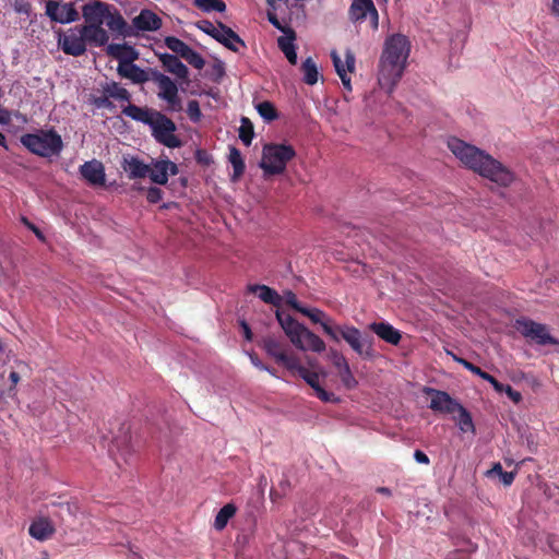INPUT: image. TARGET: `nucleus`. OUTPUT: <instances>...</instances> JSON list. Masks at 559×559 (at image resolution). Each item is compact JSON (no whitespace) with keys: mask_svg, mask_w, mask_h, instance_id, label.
I'll return each instance as SVG.
<instances>
[{"mask_svg":"<svg viewBox=\"0 0 559 559\" xmlns=\"http://www.w3.org/2000/svg\"><path fill=\"white\" fill-rule=\"evenodd\" d=\"M448 147L466 168L481 177L501 187L513 182V173L485 151L457 138L449 139Z\"/></svg>","mask_w":559,"mask_h":559,"instance_id":"nucleus-1","label":"nucleus"},{"mask_svg":"<svg viewBox=\"0 0 559 559\" xmlns=\"http://www.w3.org/2000/svg\"><path fill=\"white\" fill-rule=\"evenodd\" d=\"M411 51L406 36L394 34L388 37L379 60L378 81L382 88L392 92L403 76Z\"/></svg>","mask_w":559,"mask_h":559,"instance_id":"nucleus-2","label":"nucleus"},{"mask_svg":"<svg viewBox=\"0 0 559 559\" xmlns=\"http://www.w3.org/2000/svg\"><path fill=\"white\" fill-rule=\"evenodd\" d=\"M85 25L106 26L117 35L130 36L131 29L121 13L112 5L100 0H90L82 7Z\"/></svg>","mask_w":559,"mask_h":559,"instance_id":"nucleus-3","label":"nucleus"},{"mask_svg":"<svg viewBox=\"0 0 559 559\" xmlns=\"http://www.w3.org/2000/svg\"><path fill=\"white\" fill-rule=\"evenodd\" d=\"M275 317L290 343L296 348L304 352L311 350L314 353H322L325 350L326 346L323 340L296 321L292 316L276 310Z\"/></svg>","mask_w":559,"mask_h":559,"instance_id":"nucleus-4","label":"nucleus"},{"mask_svg":"<svg viewBox=\"0 0 559 559\" xmlns=\"http://www.w3.org/2000/svg\"><path fill=\"white\" fill-rule=\"evenodd\" d=\"M20 141L32 154L49 158L58 156L63 150L61 135L53 129H38L21 135Z\"/></svg>","mask_w":559,"mask_h":559,"instance_id":"nucleus-5","label":"nucleus"},{"mask_svg":"<svg viewBox=\"0 0 559 559\" xmlns=\"http://www.w3.org/2000/svg\"><path fill=\"white\" fill-rule=\"evenodd\" d=\"M296 156V151L288 144H265L262 150L260 167L264 175H280L285 171L286 165Z\"/></svg>","mask_w":559,"mask_h":559,"instance_id":"nucleus-6","label":"nucleus"},{"mask_svg":"<svg viewBox=\"0 0 559 559\" xmlns=\"http://www.w3.org/2000/svg\"><path fill=\"white\" fill-rule=\"evenodd\" d=\"M338 338H343L350 348L364 359H371L374 356L372 338L365 337L360 330L349 324L334 326Z\"/></svg>","mask_w":559,"mask_h":559,"instance_id":"nucleus-7","label":"nucleus"},{"mask_svg":"<svg viewBox=\"0 0 559 559\" xmlns=\"http://www.w3.org/2000/svg\"><path fill=\"white\" fill-rule=\"evenodd\" d=\"M150 78V81L154 82L158 87V98L167 103L168 109L170 111L182 110V102L176 82L157 70H151Z\"/></svg>","mask_w":559,"mask_h":559,"instance_id":"nucleus-8","label":"nucleus"},{"mask_svg":"<svg viewBox=\"0 0 559 559\" xmlns=\"http://www.w3.org/2000/svg\"><path fill=\"white\" fill-rule=\"evenodd\" d=\"M153 138L160 144L169 147L177 148L181 146L180 139L175 134L177 129L175 122L160 111L155 115L154 120L150 126Z\"/></svg>","mask_w":559,"mask_h":559,"instance_id":"nucleus-9","label":"nucleus"},{"mask_svg":"<svg viewBox=\"0 0 559 559\" xmlns=\"http://www.w3.org/2000/svg\"><path fill=\"white\" fill-rule=\"evenodd\" d=\"M348 19L356 26L369 23L372 31L379 27V13L372 0H353L348 9Z\"/></svg>","mask_w":559,"mask_h":559,"instance_id":"nucleus-10","label":"nucleus"},{"mask_svg":"<svg viewBox=\"0 0 559 559\" xmlns=\"http://www.w3.org/2000/svg\"><path fill=\"white\" fill-rule=\"evenodd\" d=\"M514 328L525 338L538 345L557 344V341L549 334L545 324L535 322L527 318H520L515 320Z\"/></svg>","mask_w":559,"mask_h":559,"instance_id":"nucleus-11","label":"nucleus"},{"mask_svg":"<svg viewBox=\"0 0 559 559\" xmlns=\"http://www.w3.org/2000/svg\"><path fill=\"white\" fill-rule=\"evenodd\" d=\"M108 451L118 466L121 464L120 460L124 463L129 462V459L133 454V447L131 444L130 426L128 424H121L118 433L111 439Z\"/></svg>","mask_w":559,"mask_h":559,"instance_id":"nucleus-12","label":"nucleus"},{"mask_svg":"<svg viewBox=\"0 0 559 559\" xmlns=\"http://www.w3.org/2000/svg\"><path fill=\"white\" fill-rule=\"evenodd\" d=\"M58 45L66 55L79 57L86 51V39L83 26L71 27L67 33L58 34Z\"/></svg>","mask_w":559,"mask_h":559,"instance_id":"nucleus-13","label":"nucleus"},{"mask_svg":"<svg viewBox=\"0 0 559 559\" xmlns=\"http://www.w3.org/2000/svg\"><path fill=\"white\" fill-rule=\"evenodd\" d=\"M45 14L51 22L60 24L73 23L80 17L72 2H63L61 0H46Z\"/></svg>","mask_w":559,"mask_h":559,"instance_id":"nucleus-14","label":"nucleus"},{"mask_svg":"<svg viewBox=\"0 0 559 559\" xmlns=\"http://www.w3.org/2000/svg\"><path fill=\"white\" fill-rule=\"evenodd\" d=\"M261 347L276 362L282 364L285 368H294L297 366V357L288 355L285 345L274 336L267 335L262 338Z\"/></svg>","mask_w":559,"mask_h":559,"instance_id":"nucleus-15","label":"nucleus"},{"mask_svg":"<svg viewBox=\"0 0 559 559\" xmlns=\"http://www.w3.org/2000/svg\"><path fill=\"white\" fill-rule=\"evenodd\" d=\"M290 371H296L299 377H301L307 384H309L316 392V395L319 400L324 403H338L340 397L336 396L333 392H328L320 384V376L318 372L309 371L306 367L301 366L299 360L297 359V366L294 368H289Z\"/></svg>","mask_w":559,"mask_h":559,"instance_id":"nucleus-16","label":"nucleus"},{"mask_svg":"<svg viewBox=\"0 0 559 559\" xmlns=\"http://www.w3.org/2000/svg\"><path fill=\"white\" fill-rule=\"evenodd\" d=\"M424 392L431 396L429 408L436 413L455 414L461 405L449 393L433 388H425Z\"/></svg>","mask_w":559,"mask_h":559,"instance_id":"nucleus-17","label":"nucleus"},{"mask_svg":"<svg viewBox=\"0 0 559 559\" xmlns=\"http://www.w3.org/2000/svg\"><path fill=\"white\" fill-rule=\"evenodd\" d=\"M82 178L93 187L104 186L106 181L105 167L97 159L87 160L79 168Z\"/></svg>","mask_w":559,"mask_h":559,"instance_id":"nucleus-18","label":"nucleus"},{"mask_svg":"<svg viewBox=\"0 0 559 559\" xmlns=\"http://www.w3.org/2000/svg\"><path fill=\"white\" fill-rule=\"evenodd\" d=\"M301 314L308 317L313 323H320L323 332L334 342H340V338L336 334V330L331 324L332 320L328 318L324 311L318 308H307L302 307L299 311Z\"/></svg>","mask_w":559,"mask_h":559,"instance_id":"nucleus-19","label":"nucleus"},{"mask_svg":"<svg viewBox=\"0 0 559 559\" xmlns=\"http://www.w3.org/2000/svg\"><path fill=\"white\" fill-rule=\"evenodd\" d=\"M151 70L148 71L141 69L139 66L134 64L133 61H126L123 63H119L117 71L122 78H127L131 80L133 83L142 84L150 81Z\"/></svg>","mask_w":559,"mask_h":559,"instance_id":"nucleus-20","label":"nucleus"},{"mask_svg":"<svg viewBox=\"0 0 559 559\" xmlns=\"http://www.w3.org/2000/svg\"><path fill=\"white\" fill-rule=\"evenodd\" d=\"M132 25L142 32H154L160 28V17L151 10L144 9L132 20Z\"/></svg>","mask_w":559,"mask_h":559,"instance_id":"nucleus-21","label":"nucleus"},{"mask_svg":"<svg viewBox=\"0 0 559 559\" xmlns=\"http://www.w3.org/2000/svg\"><path fill=\"white\" fill-rule=\"evenodd\" d=\"M159 61L162 62L166 71L176 75L177 79L188 81L189 69L183 62L180 61V59L176 55L162 53L159 55Z\"/></svg>","mask_w":559,"mask_h":559,"instance_id":"nucleus-22","label":"nucleus"},{"mask_svg":"<svg viewBox=\"0 0 559 559\" xmlns=\"http://www.w3.org/2000/svg\"><path fill=\"white\" fill-rule=\"evenodd\" d=\"M215 40L223 44L234 52L239 51V47H246L245 41L230 27L219 22L218 35Z\"/></svg>","mask_w":559,"mask_h":559,"instance_id":"nucleus-23","label":"nucleus"},{"mask_svg":"<svg viewBox=\"0 0 559 559\" xmlns=\"http://www.w3.org/2000/svg\"><path fill=\"white\" fill-rule=\"evenodd\" d=\"M369 329L392 345H397L402 338L400 331L388 322H372L369 324Z\"/></svg>","mask_w":559,"mask_h":559,"instance_id":"nucleus-24","label":"nucleus"},{"mask_svg":"<svg viewBox=\"0 0 559 559\" xmlns=\"http://www.w3.org/2000/svg\"><path fill=\"white\" fill-rule=\"evenodd\" d=\"M122 168L130 179L145 178L150 173V165L143 163L135 156L124 157Z\"/></svg>","mask_w":559,"mask_h":559,"instance_id":"nucleus-25","label":"nucleus"},{"mask_svg":"<svg viewBox=\"0 0 559 559\" xmlns=\"http://www.w3.org/2000/svg\"><path fill=\"white\" fill-rule=\"evenodd\" d=\"M159 111H157V110L139 107L133 104H129L128 106H126L122 109L123 115L131 118L132 120L142 122L148 127L151 126L152 121L154 120L155 115Z\"/></svg>","mask_w":559,"mask_h":559,"instance_id":"nucleus-26","label":"nucleus"},{"mask_svg":"<svg viewBox=\"0 0 559 559\" xmlns=\"http://www.w3.org/2000/svg\"><path fill=\"white\" fill-rule=\"evenodd\" d=\"M296 34L290 27H287V34L285 36H281L277 38L278 48L285 55L289 63L294 66L297 63V52L296 46L294 44Z\"/></svg>","mask_w":559,"mask_h":559,"instance_id":"nucleus-27","label":"nucleus"},{"mask_svg":"<svg viewBox=\"0 0 559 559\" xmlns=\"http://www.w3.org/2000/svg\"><path fill=\"white\" fill-rule=\"evenodd\" d=\"M250 293L257 294L258 297L265 304L274 307H280L282 304V296L273 288L266 285L253 284L248 286Z\"/></svg>","mask_w":559,"mask_h":559,"instance_id":"nucleus-28","label":"nucleus"},{"mask_svg":"<svg viewBox=\"0 0 559 559\" xmlns=\"http://www.w3.org/2000/svg\"><path fill=\"white\" fill-rule=\"evenodd\" d=\"M107 53L119 60V63L133 61L138 58V52L127 44H110L107 46Z\"/></svg>","mask_w":559,"mask_h":559,"instance_id":"nucleus-29","label":"nucleus"},{"mask_svg":"<svg viewBox=\"0 0 559 559\" xmlns=\"http://www.w3.org/2000/svg\"><path fill=\"white\" fill-rule=\"evenodd\" d=\"M86 43L96 47H103L108 44L109 35L103 26L83 25Z\"/></svg>","mask_w":559,"mask_h":559,"instance_id":"nucleus-30","label":"nucleus"},{"mask_svg":"<svg viewBox=\"0 0 559 559\" xmlns=\"http://www.w3.org/2000/svg\"><path fill=\"white\" fill-rule=\"evenodd\" d=\"M331 58L333 61V66L335 68V71L337 75H341L343 73L353 72L355 70V55L350 49H347L345 51V62L342 61L338 53L333 50L331 52Z\"/></svg>","mask_w":559,"mask_h":559,"instance_id":"nucleus-31","label":"nucleus"},{"mask_svg":"<svg viewBox=\"0 0 559 559\" xmlns=\"http://www.w3.org/2000/svg\"><path fill=\"white\" fill-rule=\"evenodd\" d=\"M28 533L37 540H46L52 535L53 527L48 520L38 519L29 525Z\"/></svg>","mask_w":559,"mask_h":559,"instance_id":"nucleus-32","label":"nucleus"},{"mask_svg":"<svg viewBox=\"0 0 559 559\" xmlns=\"http://www.w3.org/2000/svg\"><path fill=\"white\" fill-rule=\"evenodd\" d=\"M102 91L105 95H108V98H114L117 100L129 102L130 93L127 88L122 87L119 83L111 81L106 82L102 85Z\"/></svg>","mask_w":559,"mask_h":559,"instance_id":"nucleus-33","label":"nucleus"},{"mask_svg":"<svg viewBox=\"0 0 559 559\" xmlns=\"http://www.w3.org/2000/svg\"><path fill=\"white\" fill-rule=\"evenodd\" d=\"M153 167L150 166L148 177L150 179L157 185H166L168 181V176L166 173L165 160L157 159L153 162Z\"/></svg>","mask_w":559,"mask_h":559,"instance_id":"nucleus-34","label":"nucleus"},{"mask_svg":"<svg viewBox=\"0 0 559 559\" xmlns=\"http://www.w3.org/2000/svg\"><path fill=\"white\" fill-rule=\"evenodd\" d=\"M229 163L231 164L234 169L231 180L236 181L243 174L246 166L240 151L235 146H231L229 148Z\"/></svg>","mask_w":559,"mask_h":559,"instance_id":"nucleus-35","label":"nucleus"},{"mask_svg":"<svg viewBox=\"0 0 559 559\" xmlns=\"http://www.w3.org/2000/svg\"><path fill=\"white\" fill-rule=\"evenodd\" d=\"M236 510L237 509L233 503L225 504L215 516L214 527L217 531L225 528L228 521L235 515Z\"/></svg>","mask_w":559,"mask_h":559,"instance_id":"nucleus-36","label":"nucleus"},{"mask_svg":"<svg viewBox=\"0 0 559 559\" xmlns=\"http://www.w3.org/2000/svg\"><path fill=\"white\" fill-rule=\"evenodd\" d=\"M301 71L304 73V81L308 85H314L319 80V71L316 62L311 57H308L301 66Z\"/></svg>","mask_w":559,"mask_h":559,"instance_id":"nucleus-37","label":"nucleus"},{"mask_svg":"<svg viewBox=\"0 0 559 559\" xmlns=\"http://www.w3.org/2000/svg\"><path fill=\"white\" fill-rule=\"evenodd\" d=\"M456 413L459 414V416L453 417V419L456 421L459 429L462 432H467V431L474 432L475 427L473 424L472 416L467 412V409L463 405H461V408H457Z\"/></svg>","mask_w":559,"mask_h":559,"instance_id":"nucleus-38","label":"nucleus"},{"mask_svg":"<svg viewBox=\"0 0 559 559\" xmlns=\"http://www.w3.org/2000/svg\"><path fill=\"white\" fill-rule=\"evenodd\" d=\"M253 135V124L248 118L242 117L241 126L239 128V139L242 141L245 145L249 146L252 142Z\"/></svg>","mask_w":559,"mask_h":559,"instance_id":"nucleus-39","label":"nucleus"},{"mask_svg":"<svg viewBox=\"0 0 559 559\" xmlns=\"http://www.w3.org/2000/svg\"><path fill=\"white\" fill-rule=\"evenodd\" d=\"M195 5L204 12H224L226 4L223 0H194Z\"/></svg>","mask_w":559,"mask_h":559,"instance_id":"nucleus-40","label":"nucleus"},{"mask_svg":"<svg viewBox=\"0 0 559 559\" xmlns=\"http://www.w3.org/2000/svg\"><path fill=\"white\" fill-rule=\"evenodd\" d=\"M165 45L168 49L180 57H182L190 48L189 45L175 36H167L165 38Z\"/></svg>","mask_w":559,"mask_h":559,"instance_id":"nucleus-41","label":"nucleus"},{"mask_svg":"<svg viewBox=\"0 0 559 559\" xmlns=\"http://www.w3.org/2000/svg\"><path fill=\"white\" fill-rule=\"evenodd\" d=\"M255 109L265 121H273L277 118L276 109L271 102H261L255 105Z\"/></svg>","mask_w":559,"mask_h":559,"instance_id":"nucleus-42","label":"nucleus"},{"mask_svg":"<svg viewBox=\"0 0 559 559\" xmlns=\"http://www.w3.org/2000/svg\"><path fill=\"white\" fill-rule=\"evenodd\" d=\"M193 68L201 70L205 66L204 58L191 47L187 50V52L181 57Z\"/></svg>","mask_w":559,"mask_h":559,"instance_id":"nucleus-43","label":"nucleus"},{"mask_svg":"<svg viewBox=\"0 0 559 559\" xmlns=\"http://www.w3.org/2000/svg\"><path fill=\"white\" fill-rule=\"evenodd\" d=\"M338 374H340L342 383L344 384V386L346 389L352 390L357 386L358 382L355 379V377L349 368V365H347L343 369H340Z\"/></svg>","mask_w":559,"mask_h":559,"instance_id":"nucleus-44","label":"nucleus"},{"mask_svg":"<svg viewBox=\"0 0 559 559\" xmlns=\"http://www.w3.org/2000/svg\"><path fill=\"white\" fill-rule=\"evenodd\" d=\"M90 102L98 109L106 108L112 110L115 108L114 103L108 98V95H105L104 93L102 96L92 95Z\"/></svg>","mask_w":559,"mask_h":559,"instance_id":"nucleus-45","label":"nucleus"},{"mask_svg":"<svg viewBox=\"0 0 559 559\" xmlns=\"http://www.w3.org/2000/svg\"><path fill=\"white\" fill-rule=\"evenodd\" d=\"M187 114L192 122H199L202 117L199 102H197L194 99L189 100L188 106H187Z\"/></svg>","mask_w":559,"mask_h":559,"instance_id":"nucleus-46","label":"nucleus"},{"mask_svg":"<svg viewBox=\"0 0 559 559\" xmlns=\"http://www.w3.org/2000/svg\"><path fill=\"white\" fill-rule=\"evenodd\" d=\"M198 27L215 39L216 35H218L219 23L214 25L212 22L203 20L198 23Z\"/></svg>","mask_w":559,"mask_h":559,"instance_id":"nucleus-47","label":"nucleus"},{"mask_svg":"<svg viewBox=\"0 0 559 559\" xmlns=\"http://www.w3.org/2000/svg\"><path fill=\"white\" fill-rule=\"evenodd\" d=\"M329 356L330 359L332 360V364L335 366L337 370L343 369L348 365L344 355L335 349H331Z\"/></svg>","mask_w":559,"mask_h":559,"instance_id":"nucleus-48","label":"nucleus"},{"mask_svg":"<svg viewBox=\"0 0 559 559\" xmlns=\"http://www.w3.org/2000/svg\"><path fill=\"white\" fill-rule=\"evenodd\" d=\"M285 300V302L294 308L296 311H300V309L304 307L298 300L297 296L292 290L284 292V295L282 296V300Z\"/></svg>","mask_w":559,"mask_h":559,"instance_id":"nucleus-49","label":"nucleus"},{"mask_svg":"<svg viewBox=\"0 0 559 559\" xmlns=\"http://www.w3.org/2000/svg\"><path fill=\"white\" fill-rule=\"evenodd\" d=\"M454 359L461 364L465 369L469 370L472 373L483 378V376L486 373L483 371L479 367L475 366L474 364L467 361L464 358L454 357Z\"/></svg>","mask_w":559,"mask_h":559,"instance_id":"nucleus-50","label":"nucleus"},{"mask_svg":"<svg viewBox=\"0 0 559 559\" xmlns=\"http://www.w3.org/2000/svg\"><path fill=\"white\" fill-rule=\"evenodd\" d=\"M146 199L150 203H157L163 199V191L157 187H151L147 190Z\"/></svg>","mask_w":559,"mask_h":559,"instance_id":"nucleus-51","label":"nucleus"},{"mask_svg":"<svg viewBox=\"0 0 559 559\" xmlns=\"http://www.w3.org/2000/svg\"><path fill=\"white\" fill-rule=\"evenodd\" d=\"M503 393H506L510 397V400L516 404L520 403L522 400L521 393L519 391L513 390L510 384H507L504 386Z\"/></svg>","mask_w":559,"mask_h":559,"instance_id":"nucleus-52","label":"nucleus"},{"mask_svg":"<svg viewBox=\"0 0 559 559\" xmlns=\"http://www.w3.org/2000/svg\"><path fill=\"white\" fill-rule=\"evenodd\" d=\"M414 459L417 463L419 464H425V465H428L430 463V460L429 457L427 456L426 453H424L423 451L420 450H416L414 452Z\"/></svg>","mask_w":559,"mask_h":559,"instance_id":"nucleus-53","label":"nucleus"},{"mask_svg":"<svg viewBox=\"0 0 559 559\" xmlns=\"http://www.w3.org/2000/svg\"><path fill=\"white\" fill-rule=\"evenodd\" d=\"M500 479L502 481V484L504 486H510L513 480H514V477H515V473L514 472H504L502 474H500Z\"/></svg>","mask_w":559,"mask_h":559,"instance_id":"nucleus-54","label":"nucleus"},{"mask_svg":"<svg viewBox=\"0 0 559 559\" xmlns=\"http://www.w3.org/2000/svg\"><path fill=\"white\" fill-rule=\"evenodd\" d=\"M251 364L259 370H269V367L264 365L255 354H249Z\"/></svg>","mask_w":559,"mask_h":559,"instance_id":"nucleus-55","label":"nucleus"},{"mask_svg":"<svg viewBox=\"0 0 559 559\" xmlns=\"http://www.w3.org/2000/svg\"><path fill=\"white\" fill-rule=\"evenodd\" d=\"M164 160H165V167H166L167 176H169V175H173V176L177 175L178 174V166L175 163H173L169 159H167V158L164 159Z\"/></svg>","mask_w":559,"mask_h":559,"instance_id":"nucleus-56","label":"nucleus"},{"mask_svg":"<svg viewBox=\"0 0 559 559\" xmlns=\"http://www.w3.org/2000/svg\"><path fill=\"white\" fill-rule=\"evenodd\" d=\"M267 20L269 22L274 26L276 27L277 29L284 32L285 34H287V28H285L281 22L277 20L276 15L274 14H269L267 16Z\"/></svg>","mask_w":559,"mask_h":559,"instance_id":"nucleus-57","label":"nucleus"},{"mask_svg":"<svg viewBox=\"0 0 559 559\" xmlns=\"http://www.w3.org/2000/svg\"><path fill=\"white\" fill-rule=\"evenodd\" d=\"M240 325L243 330V335L247 341H252V332L249 324L246 321H241Z\"/></svg>","mask_w":559,"mask_h":559,"instance_id":"nucleus-58","label":"nucleus"},{"mask_svg":"<svg viewBox=\"0 0 559 559\" xmlns=\"http://www.w3.org/2000/svg\"><path fill=\"white\" fill-rule=\"evenodd\" d=\"M341 81H342V84L344 86V88L348 92L352 91V84H350V78L347 75V73H343L341 75H338Z\"/></svg>","mask_w":559,"mask_h":559,"instance_id":"nucleus-59","label":"nucleus"},{"mask_svg":"<svg viewBox=\"0 0 559 559\" xmlns=\"http://www.w3.org/2000/svg\"><path fill=\"white\" fill-rule=\"evenodd\" d=\"M502 473H503V469H502L501 464H500V463H496V464L492 466V468H491V469H489V471L487 472V475H488V476H492V475H498V476H500V474H502Z\"/></svg>","mask_w":559,"mask_h":559,"instance_id":"nucleus-60","label":"nucleus"},{"mask_svg":"<svg viewBox=\"0 0 559 559\" xmlns=\"http://www.w3.org/2000/svg\"><path fill=\"white\" fill-rule=\"evenodd\" d=\"M9 379L12 383L10 390H13L20 381V374L16 371H11L9 374Z\"/></svg>","mask_w":559,"mask_h":559,"instance_id":"nucleus-61","label":"nucleus"},{"mask_svg":"<svg viewBox=\"0 0 559 559\" xmlns=\"http://www.w3.org/2000/svg\"><path fill=\"white\" fill-rule=\"evenodd\" d=\"M15 10L16 12L19 13H25L27 14L28 13V10H29V4L28 3H22L20 5H16L15 7Z\"/></svg>","mask_w":559,"mask_h":559,"instance_id":"nucleus-62","label":"nucleus"},{"mask_svg":"<svg viewBox=\"0 0 559 559\" xmlns=\"http://www.w3.org/2000/svg\"><path fill=\"white\" fill-rule=\"evenodd\" d=\"M23 222L36 234V236L38 238H43V235H41L40 230L37 227H35L33 224L28 223L26 221V218H23Z\"/></svg>","mask_w":559,"mask_h":559,"instance_id":"nucleus-63","label":"nucleus"},{"mask_svg":"<svg viewBox=\"0 0 559 559\" xmlns=\"http://www.w3.org/2000/svg\"><path fill=\"white\" fill-rule=\"evenodd\" d=\"M551 11L552 13L559 15V0H552Z\"/></svg>","mask_w":559,"mask_h":559,"instance_id":"nucleus-64","label":"nucleus"}]
</instances>
